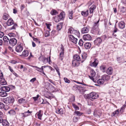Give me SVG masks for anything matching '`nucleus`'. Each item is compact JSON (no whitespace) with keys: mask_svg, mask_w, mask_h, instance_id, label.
<instances>
[{"mask_svg":"<svg viewBox=\"0 0 126 126\" xmlns=\"http://www.w3.org/2000/svg\"><path fill=\"white\" fill-rule=\"evenodd\" d=\"M88 96L89 97V99H90L92 101H93L92 99H95L97 98L98 97V94L94 93L92 92L89 94H88Z\"/></svg>","mask_w":126,"mask_h":126,"instance_id":"4","label":"nucleus"},{"mask_svg":"<svg viewBox=\"0 0 126 126\" xmlns=\"http://www.w3.org/2000/svg\"><path fill=\"white\" fill-rule=\"evenodd\" d=\"M113 73V69L111 67H109L106 71V73L109 75H111Z\"/></svg>","mask_w":126,"mask_h":126,"instance_id":"16","label":"nucleus"},{"mask_svg":"<svg viewBox=\"0 0 126 126\" xmlns=\"http://www.w3.org/2000/svg\"><path fill=\"white\" fill-rule=\"evenodd\" d=\"M75 97L74 96H73L71 97V99H70L69 101L70 102H73L75 101Z\"/></svg>","mask_w":126,"mask_h":126,"instance_id":"54","label":"nucleus"},{"mask_svg":"<svg viewBox=\"0 0 126 126\" xmlns=\"http://www.w3.org/2000/svg\"><path fill=\"white\" fill-rule=\"evenodd\" d=\"M74 30L72 27H69L68 33H70V34H73Z\"/></svg>","mask_w":126,"mask_h":126,"instance_id":"28","label":"nucleus"},{"mask_svg":"<svg viewBox=\"0 0 126 126\" xmlns=\"http://www.w3.org/2000/svg\"><path fill=\"white\" fill-rule=\"evenodd\" d=\"M74 113L76 114L75 115H78V116H80L82 114L80 112L78 111H75Z\"/></svg>","mask_w":126,"mask_h":126,"instance_id":"43","label":"nucleus"},{"mask_svg":"<svg viewBox=\"0 0 126 126\" xmlns=\"http://www.w3.org/2000/svg\"><path fill=\"white\" fill-rule=\"evenodd\" d=\"M46 25L47 26V28L49 29V30H50V25H51L49 24H48L47 23H46Z\"/></svg>","mask_w":126,"mask_h":126,"instance_id":"58","label":"nucleus"},{"mask_svg":"<svg viewBox=\"0 0 126 126\" xmlns=\"http://www.w3.org/2000/svg\"><path fill=\"white\" fill-rule=\"evenodd\" d=\"M18 102L20 104L25 103L27 102L26 100L23 98H21L19 99Z\"/></svg>","mask_w":126,"mask_h":126,"instance_id":"26","label":"nucleus"},{"mask_svg":"<svg viewBox=\"0 0 126 126\" xmlns=\"http://www.w3.org/2000/svg\"><path fill=\"white\" fill-rule=\"evenodd\" d=\"M98 64L97 60L96 59H94V62L91 63H90V65L92 67H96Z\"/></svg>","mask_w":126,"mask_h":126,"instance_id":"17","label":"nucleus"},{"mask_svg":"<svg viewBox=\"0 0 126 126\" xmlns=\"http://www.w3.org/2000/svg\"><path fill=\"white\" fill-rule=\"evenodd\" d=\"M56 112L58 114H63L64 112L62 109H59L58 110H57Z\"/></svg>","mask_w":126,"mask_h":126,"instance_id":"30","label":"nucleus"},{"mask_svg":"<svg viewBox=\"0 0 126 126\" xmlns=\"http://www.w3.org/2000/svg\"><path fill=\"white\" fill-rule=\"evenodd\" d=\"M118 25L120 28L123 29L125 27V23L123 21H122L119 23Z\"/></svg>","mask_w":126,"mask_h":126,"instance_id":"19","label":"nucleus"},{"mask_svg":"<svg viewBox=\"0 0 126 126\" xmlns=\"http://www.w3.org/2000/svg\"><path fill=\"white\" fill-rule=\"evenodd\" d=\"M101 78L103 79L104 81H107L110 79V76L108 75L105 74L102 76Z\"/></svg>","mask_w":126,"mask_h":126,"instance_id":"13","label":"nucleus"},{"mask_svg":"<svg viewBox=\"0 0 126 126\" xmlns=\"http://www.w3.org/2000/svg\"><path fill=\"white\" fill-rule=\"evenodd\" d=\"M124 7H122L120 9V11L122 12V13H123L125 11V10L124 9Z\"/></svg>","mask_w":126,"mask_h":126,"instance_id":"55","label":"nucleus"},{"mask_svg":"<svg viewBox=\"0 0 126 126\" xmlns=\"http://www.w3.org/2000/svg\"><path fill=\"white\" fill-rule=\"evenodd\" d=\"M39 59H43V61L42 60V61L44 63H47L48 61V58H46V57H40L39 58Z\"/></svg>","mask_w":126,"mask_h":126,"instance_id":"25","label":"nucleus"},{"mask_svg":"<svg viewBox=\"0 0 126 126\" xmlns=\"http://www.w3.org/2000/svg\"><path fill=\"white\" fill-rule=\"evenodd\" d=\"M119 112L118 110H116L115 111L113 112L112 114V116H117L119 114Z\"/></svg>","mask_w":126,"mask_h":126,"instance_id":"37","label":"nucleus"},{"mask_svg":"<svg viewBox=\"0 0 126 126\" xmlns=\"http://www.w3.org/2000/svg\"><path fill=\"white\" fill-rule=\"evenodd\" d=\"M11 63H12L15 64L17 63V62L15 60H12L11 61Z\"/></svg>","mask_w":126,"mask_h":126,"instance_id":"64","label":"nucleus"},{"mask_svg":"<svg viewBox=\"0 0 126 126\" xmlns=\"http://www.w3.org/2000/svg\"><path fill=\"white\" fill-rule=\"evenodd\" d=\"M106 67L105 66H100V68L101 70H102V72L103 73L105 72V69Z\"/></svg>","mask_w":126,"mask_h":126,"instance_id":"44","label":"nucleus"},{"mask_svg":"<svg viewBox=\"0 0 126 126\" xmlns=\"http://www.w3.org/2000/svg\"><path fill=\"white\" fill-rule=\"evenodd\" d=\"M64 80L65 83H69L70 82V81L66 78H64Z\"/></svg>","mask_w":126,"mask_h":126,"instance_id":"50","label":"nucleus"},{"mask_svg":"<svg viewBox=\"0 0 126 126\" xmlns=\"http://www.w3.org/2000/svg\"><path fill=\"white\" fill-rule=\"evenodd\" d=\"M32 113V111H30L29 110H28L27 111L23 113H21L20 114L22 116V117L25 118L30 115Z\"/></svg>","mask_w":126,"mask_h":126,"instance_id":"10","label":"nucleus"},{"mask_svg":"<svg viewBox=\"0 0 126 126\" xmlns=\"http://www.w3.org/2000/svg\"><path fill=\"white\" fill-rule=\"evenodd\" d=\"M64 13H61L60 16H56L54 18V20L56 22H58L60 21L64 17Z\"/></svg>","mask_w":126,"mask_h":126,"instance_id":"3","label":"nucleus"},{"mask_svg":"<svg viewBox=\"0 0 126 126\" xmlns=\"http://www.w3.org/2000/svg\"><path fill=\"white\" fill-rule=\"evenodd\" d=\"M69 14L68 16L70 19H72L73 18V11H69L68 12Z\"/></svg>","mask_w":126,"mask_h":126,"instance_id":"29","label":"nucleus"},{"mask_svg":"<svg viewBox=\"0 0 126 126\" xmlns=\"http://www.w3.org/2000/svg\"><path fill=\"white\" fill-rule=\"evenodd\" d=\"M79 119V118L78 117L76 116H74L73 119V120L74 122L76 123L78 121Z\"/></svg>","mask_w":126,"mask_h":126,"instance_id":"45","label":"nucleus"},{"mask_svg":"<svg viewBox=\"0 0 126 126\" xmlns=\"http://www.w3.org/2000/svg\"><path fill=\"white\" fill-rule=\"evenodd\" d=\"M25 6L23 4H22L21 6V8H20L21 10V11L23 10V9L24 8H25Z\"/></svg>","mask_w":126,"mask_h":126,"instance_id":"61","label":"nucleus"},{"mask_svg":"<svg viewBox=\"0 0 126 126\" xmlns=\"http://www.w3.org/2000/svg\"><path fill=\"white\" fill-rule=\"evenodd\" d=\"M72 64L74 66H79L78 62L75 60H74L72 61Z\"/></svg>","mask_w":126,"mask_h":126,"instance_id":"34","label":"nucleus"},{"mask_svg":"<svg viewBox=\"0 0 126 126\" xmlns=\"http://www.w3.org/2000/svg\"><path fill=\"white\" fill-rule=\"evenodd\" d=\"M8 113L10 115H14L16 113V112L15 111L13 110H10L9 111Z\"/></svg>","mask_w":126,"mask_h":126,"instance_id":"32","label":"nucleus"},{"mask_svg":"<svg viewBox=\"0 0 126 126\" xmlns=\"http://www.w3.org/2000/svg\"><path fill=\"white\" fill-rule=\"evenodd\" d=\"M99 19L96 22L94 23V24L93 25V27H98L99 25L98 23L99 22Z\"/></svg>","mask_w":126,"mask_h":126,"instance_id":"40","label":"nucleus"},{"mask_svg":"<svg viewBox=\"0 0 126 126\" xmlns=\"http://www.w3.org/2000/svg\"><path fill=\"white\" fill-rule=\"evenodd\" d=\"M63 55L60 54V58L61 60H63Z\"/></svg>","mask_w":126,"mask_h":126,"instance_id":"59","label":"nucleus"},{"mask_svg":"<svg viewBox=\"0 0 126 126\" xmlns=\"http://www.w3.org/2000/svg\"><path fill=\"white\" fill-rule=\"evenodd\" d=\"M36 80V78H33L32 79H31L30 81L31 82H32V83H33V82H34L35 80Z\"/></svg>","mask_w":126,"mask_h":126,"instance_id":"56","label":"nucleus"},{"mask_svg":"<svg viewBox=\"0 0 126 126\" xmlns=\"http://www.w3.org/2000/svg\"><path fill=\"white\" fill-rule=\"evenodd\" d=\"M51 83L53 84L54 85H55L54 81H53L52 80L49 79L48 80Z\"/></svg>","mask_w":126,"mask_h":126,"instance_id":"60","label":"nucleus"},{"mask_svg":"<svg viewBox=\"0 0 126 126\" xmlns=\"http://www.w3.org/2000/svg\"><path fill=\"white\" fill-rule=\"evenodd\" d=\"M0 84L2 85H5L7 84V82L4 79H3L0 80Z\"/></svg>","mask_w":126,"mask_h":126,"instance_id":"38","label":"nucleus"},{"mask_svg":"<svg viewBox=\"0 0 126 126\" xmlns=\"http://www.w3.org/2000/svg\"><path fill=\"white\" fill-rule=\"evenodd\" d=\"M79 33V32L77 31L74 30L73 32V33L76 35H78Z\"/></svg>","mask_w":126,"mask_h":126,"instance_id":"53","label":"nucleus"},{"mask_svg":"<svg viewBox=\"0 0 126 126\" xmlns=\"http://www.w3.org/2000/svg\"><path fill=\"white\" fill-rule=\"evenodd\" d=\"M23 47L21 44H17V45L16 48V51L18 52H20L22 51L23 49Z\"/></svg>","mask_w":126,"mask_h":126,"instance_id":"8","label":"nucleus"},{"mask_svg":"<svg viewBox=\"0 0 126 126\" xmlns=\"http://www.w3.org/2000/svg\"><path fill=\"white\" fill-rule=\"evenodd\" d=\"M50 13L52 15H55L57 14L58 13L56 10L54 9H52Z\"/></svg>","mask_w":126,"mask_h":126,"instance_id":"31","label":"nucleus"},{"mask_svg":"<svg viewBox=\"0 0 126 126\" xmlns=\"http://www.w3.org/2000/svg\"><path fill=\"white\" fill-rule=\"evenodd\" d=\"M69 40L73 43L75 44L77 43L78 39L72 35H70L69 36Z\"/></svg>","mask_w":126,"mask_h":126,"instance_id":"6","label":"nucleus"},{"mask_svg":"<svg viewBox=\"0 0 126 126\" xmlns=\"http://www.w3.org/2000/svg\"><path fill=\"white\" fill-rule=\"evenodd\" d=\"M91 47V44L90 43H86L85 44L84 47L85 48L89 49Z\"/></svg>","mask_w":126,"mask_h":126,"instance_id":"23","label":"nucleus"},{"mask_svg":"<svg viewBox=\"0 0 126 126\" xmlns=\"http://www.w3.org/2000/svg\"><path fill=\"white\" fill-rule=\"evenodd\" d=\"M83 41L81 39H80L79 40V44L80 46H82L83 45Z\"/></svg>","mask_w":126,"mask_h":126,"instance_id":"48","label":"nucleus"},{"mask_svg":"<svg viewBox=\"0 0 126 126\" xmlns=\"http://www.w3.org/2000/svg\"><path fill=\"white\" fill-rule=\"evenodd\" d=\"M83 38L85 40H90L92 39L91 36L89 34L84 35L83 36Z\"/></svg>","mask_w":126,"mask_h":126,"instance_id":"15","label":"nucleus"},{"mask_svg":"<svg viewBox=\"0 0 126 126\" xmlns=\"http://www.w3.org/2000/svg\"><path fill=\"white\" fill-rule=\"evenodd\" d=\"M74 59V60H76L77 61H81V59H80L79 56L78 55H75L73 56Z\"/></svg>","mask_w":126,"mask_h":126,"instance_id":"22","label":"nucleus"},{"mask_svg":"<svg viewBox=\"0 0 126 126\" xmlns=\"http://www.w3.org/2000/svg\"><path fill=\"white\" fill-rule=\"evenodd\" d=\"M102 39L100 37L97 38L94 41V42L95 45L99 46L100 45L102 42Z\"/></svg>","mask_w":126,"mask_h":126,"instance_id":"7","label":"nucleus"},{"mask_svg":"<svg viewBox=\"0 0 126 126\" xmlns=\"http://www.w3.org/2000/svg\"><path fill=\"white\" fill-rule=\"evenodd\" d=\"M54 67L56 70L59 76H60V73L59 72V69L56 66H55Z\"/></svg>","mask_w":126,"mask_h":126,"instance_id":"42","label":"nucleus"},{"mask_svg":"<svg viewBox=\"0 0 126 126\" xmlns=\"http://www.w3.org/2000/svg\"><path fill=\"white\" fill-rule=\"evenodd\" d=\"M82 59L81 60V63H82L86 59L87 57V54L85 53H83L81 54Z\"/></svg>","mask_w":126,"mask_h":126,"instance_id":"18","label":"nucleus"},{"mask_svg":"<svg viewBox=\"0 0 126 126\" xmlns=\"http://www.w3.org/2000/svg\"><path fill=\"white\" fill-rule=\"evenodd\" d=\"M4 35V33L3 32H0V38H2Z\"/></svg>","mask_w":126,"mask_h":126,"instance_id":"62","label":"nucleus"},{"mask_svg":"<svg viewBox=\"0 0 126 126\" xmlns=\"http://www.w3.org/2000/svg\"><path fill=\"white\" fill-rule=\"evenodd\" d=\"M91 76H89V77L91 79H92L94 81V79L93 78L96 75V73L92 69L90 71Z\"/></svg>","mask_w":126,"mask_h":126,"instance_id":"11","label":"nucleus"},{"mask_svg":"<svg viewBox=\"0 0 126 126\" xmlns=\"http://www.w3.org/2000/svg\"><path fill=\"white\" fill-rule=\"evenodd\" d=\"M89 27L87 26L86 27L83 28L81 30V32L82 33H88L89 30Z\"/></svg>","mask_w":126,"mask_h":126,"instance_id":"12","label":"nucleus"},{"mask_svg":"<svg viewBox=\"0 0 126 126\" xmlns=\"http://www.w3.org/2000/svg\"><path fill=\"white\" fill-rule=\"evenodd\" d=\"M4 107V105L2 102H0V109H2Z\"/></svg>","mask_w":126,"mask_h":126,"instance_id":"52","label":"nucleus"},{"mask_svg":"<svg viewBox=\"0 0 126 126\" xmlns=\"http://www.w3.org/2000/svg\"><path fill=\"white\" fill-rule=\"evenodd\" d=\"M8 35L10 37H15L16 36L15 34L13 33H9L8 34Z\"/></svg>","mask_w":126,"mask_h":126,"instance_id":"49","label":"nucleus"},{"mask_svg":"<svg viewBox=\"0 0 126 126\" xmlns=\"http://www.w3.org/2000/svg\"><path fill=\"white\" fill-rule=\"evenodd\" d=\"M73 107L76 110H79V107L77 105L74 104H73Z\"/></svg>","mask_w":126,"mask_h":126,"instance_id":"47","label":"nucleus"},{"mask_svg":"<svg viewBox=\"0 0 126 126\" xmlns=\"http://www.w3.org/2000/svg\"><path fill=\"white\" fill-rule=\"evenodd\" d=\"M91 32L93 34L98 33L99 32V29L98 27H93L92 29Z\"/></svg>","mask_w":126,"mask_h":126,"instance_id":"14","label":"nucleus"},{"mask_svg":"<svg viewBox=\"0 0 126 126\" xmlns=\"http://www.w3.org/2000/svg\"><path fill=\"white\" fill-rule=\"evenodd\" d=\"M0 90L2 92H0V96L2 97H5L8 94L6 92H9L10 90V88L7 86L1 87Z\"/></svg>","mask_w":126,"mask_h":126,"instance_id":"1","label":"nucleus"},{"mask_svg":"<svg viewBox=\"0 0 126 126\" xmlns=\"http://www.w3.org/2000/svg\"><path fill=\"white\" fill-rule=\"evenodd\" d=\"M37 113L38 119L41 120L42 114L41 113V110H40Z\"/></svg>","mask_w":126,"mask_h":126,"instance_id":"39","label":"nucleus"},{"mask_svg":"<svg viewBox=\"0 0 126 126\" xmlns=\"http://www.w3.org/2000/svg\"><path fill=\"white\" fill-rule=\"evenodd\" d=\"M96 6L95 5H93L90 8V13L92 14L93 13L95 9Z\"/></svg>","mask_w":126,"mask_h":126,"instance_id":"20","label":"nucleus"},{"mask_svg":"<svg viewBox=\"0 0 126 126\" xmlns=\"http://www.w3.org/2000/svg\"><path fill=\"white\" fill-rule=\"evenodd\" d=\"M31 66L32 67H35L36 68V70L38 71L39 72V71H41L42 70V68H41H41H40L37 66H34L33 65H31Z\"/></svg>","mask_w":126,"mask_h":126,"instance_id":"46","label":"nucleus"},{"mask_svg":"<svg viewBox=\"0 0 126 126\" xmlns=\"http://www.w3.org/2000/svg\"><path fill=\"white\" fill-rule=\"evenodd\" d=\"M9 124L7 121L6 120H3L2 122V124L3 126H9Z\"/></svg>","mask_w":126,"mask_h":126,"instance_id":"27","label":"nucleus"},{"mask_svg":"<svg viewBox=\"0 0 126 126\" xmlns=\"http://www.w3.org/2000/svg\"><path fill=\"white\" fill-rule=\"evenodd\" d=\"M104 81L102 78L100 79L97 80V83L99 84H103Z\"/></svg>","mask_w":126,"mask_h":126,"instance_id":"33","label":"nucleus"},{"mask_svg":"<svg viewBox=\"0 0 126 126\" xmlns=\"http://www.w3.org/2000/svg\"><path fill=\"white\" fill-rule=\"evenodd\" d=\"M9 15L6 13H4L3 16V18L5 20H6L9 17Z\"/></svg>","mask_w":126,"mask_h":126,"instance_id":"35","label":"nucleus"},{"mask_svg":"<svg viewBox=\"0 0 126 126\" xmlns=\"http://www.w3.org/2000/svg\"><path fill=\"white\" fill-rule=\"evenodd\" d=\"M89 14V10H87L86 11H82L81 12V14L83 16H87Z\"/></svg>","mask_w":126,"mask_h":126,"instance_id":"21","label":"nucleus"},{"mask_svg":"<svg viewBox=\"0 0 126 126\" xmlns=\"http://www.w3.org/2000/svg\"><path fill=\"white\" fill-rule=\"evenodd\" d=\"M49 35V31H48L46 32L45 36L46 37L48 36Z\"/></svg>","mask_w":126,"mask_h":126,"instance_id":"57","label":"nucleus"},{"mask_svg":"<svg viewBox=\"0 0 126 126\" xmlns=\"http://www.w3.org/2000/svg\"><path fill=\"white\" fill-rule=\"evenodd\" d=\"M29 52L27 50H24L22 53V55L25 56H28Z\"/></svg>","mask_w":126,"mask_h":126,"instance_id":"36","label":"nucleus"},{"mask_svg":"<svg viewBox=\"0 0 126 126\" xmlns=\"http://www.w3.org/2000/svg\"><path fill=\"white\" fill-rule=\"evenodd\" d=\"M3 39L4 42H8L9 40V39L6 36H4Z\"/></svg>","mask_w":126,"mask_h":126,"instance_id":"41","label":"nucleus"},{"mask_svg":"<svg viewBox=\"0 0 126 126\" xmlns=\"http://www.w3.org/2000/svg\"><path fill=\"white\" fill-rule=\"evenodd\" d=\"M14 21L12 19H9L7 21V24L8 26H10L14 24L13 26L11 27L10 28V30H15L17 26V25L16 24H14Z\"/></svg>","mask_w":126,"mask_h":126,"instance_id":"2","label":"nucleus"},{"mask_svg":"<svg viewBox=\"0 0 126 126\" xmlns=\"http://www.w3.org/2000/svg\"><path fill=\"white\" fill-rule=\"evenodd\" d=\"M118 31V30L117 28H116L115 27V29H114V31H113V32H116L117 31Z\"/></svg>","mask_w":126,"mask_h":126,"instance_id":"63","label":"nucleus"},{"mask_svg":"<svg viewBox=\"0 0 126 126\" xmlns=\"http://www.w3.org/2000/svg\"><path fill=\"white\" fill-rule=\"evenodd\" d=\"M17 41L15 38L10 39L9 41V43L11 46H14L17 43Z\"/></svg>","mask_w":126,"mask_h":126,"instance_id":"9","label":"nucleus"},{"mask_svg":"<svg viewBox=\"0 0 126 126\" xmlns=\"http://www.w3.org/2000/svg\"><path fill=\"white\" fill-rule=\"evenodd\" d=\"M63 23H60L57 25V29L58 31L60 30L62 27Z\"/></svg>","mask_w":126,"mask_h":126,"instance_id":"24","label":"nucleus"},{"mask_svg":"<svg viewBox=\"0 0 126 126\" xmlns=\"http://www.w3.org/2000/svg\"><path fill=\"white\" fill-rule=\"evenodd\" d=\"M4 102L7 104L8 103H12L15 100L14 98L12 96L8 97L4 100Z\"/></svg>","mask_w":126,"mask_h":126,"instance_id":"5","label":"nucleus"},{"mask_svg":"<svg viewBox=\"0 0 126 126\" xmlns=\"http://www.w3.org/2000/svg\"><path fill=\"white\" fill-rule=\"evenodd\" d=\"M61 49L62 50L61 51V52L60 54V55H63L64 53V47L62 46L61 47Z\"/></svg>","mask_w":126,"mask_h":126,"instance_id":"51","label":"nucleus"}]
</instances>
